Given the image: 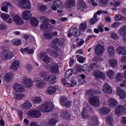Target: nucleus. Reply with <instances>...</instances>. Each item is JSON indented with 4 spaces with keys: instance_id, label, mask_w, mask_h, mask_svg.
<instances>
[{
    "instance_id": "1",
    "label": "nucleus",
    "mask_w": 126,
    "mask_h": 126,
    "mask_svg": "<svg viewBox=\"0 0 126 126\" xmlns=\"http://www.w3.org/2000/svg\"><path fill=\"white\" fill-rule=\"evenodd\" d=\"M94 92L92 90H89L86 92V94L89 96L91 95L89 97V101L91 105H92L94 107H99L100 105V99L99 96L96 95H93Z\"/></svg>"
},
{
    "instance_id": "2",
    "label": "nucleus",
    "mask_w": 126,
    "mask_h": 126,
    "mask_svg": "<svg viewBox=\"0 0 126 126\" xmlns=\"http://www.w3.org/2000/svg\"><path fill=\"white\" fill-rule=\"evenodd\" d=\"M17 6L22 8H31V3L29 0H14Z\"/></svg>"
},
{
    "instance_id": "3",
    "label": "nucleus",
    "mask_w": 126,
    "mask_h": 126,
    "mask_svg": "<svg viewBox=\"0 0 126 126\" xmlns=\"http://www.w3.org/2000/svg\"><path fill=\"white\" fill-rule=\"evenodd\" d=\"M41 77H42L45 81H51L52 83H56L57 80V76L55 75H48V73L46 71H42L40 73Z\"/></svg>"
},
{
    "instance_id": "4",
    "label": "nucleus",
    "mask_w": 126,
    "mask_h": 126,
    "mask_svg": "<svg viewBox=\"0 0 126 126\" xmlns=\"http://www.w3.org/2000/svg\"><path fill=\"white\" fill-rule=\"evenodd\" d=\"M39 109L42 112L49 113V112H52V110H54V104L51 102H46L42 105Z\"/></svg>"
},
{
    "instance_id": "5",
    "label": "nucleus",
    "mask_w": 126,
    "mask_h": 126,
    "mask_svg": "<svg viewBox=\"0 0 126 126\" xmlns=\"http://www.w3.org/2000/svg\"><path fill=\"white\" fill-rule=\"evenodd\" d=\"M64 7V5L63 2L60 0H55L53 3V4L51 6V8L54 11L57 10L58 8L60 9H63Z\"/></svg>"
},
{
    "instance_id": "6",
    "label": "nucleus",
    "mask_w": 126,
    "mask_h": 126,
    "mask_svg": "<svg viewBox=\"0 0 126 126\" xmlns=\"http://www.w3.org/2000/svg\"><path fill=\"white\" fill-rule=\"evenodd\" d=\"M105 52V47L101 44H98L95 47L94 53L96 56L101 57Z\"/></svg>"
},
{
    "instance_id": "7",
    "label": "nucleus",
    "mask_w": 126,
    "mask_h": 126,
    "mask_svg": "<svg viewBox=\"0 0 126 126\" xmlns=\"http://www.w3.org/2000/svg\"><path fill=\"white\" fill-rule=\"evenodd\" d=\"M107 14L108 11H104V10H98L96 12V13H94V18L91 19L90 21V22L91 24H95L96 22H97V14L98 15H100V14Z\"/></svg>"
},
{
    "instance_id": "8",
    "label": "nucleus",
    "mask_w": 126,
    "mask_h": 126,
    "mask_svg": "<svg viewBox=\"0 0 126 126\" xmlns=\"http://www.w3.org/2000/svg\"><path fill=\"white\" fill-rule=\"evenodd\" d=\"M28 114L31 118H40L41 117V112L38 110H31L28 111Z\"/></svg>"
},
{
    "instance_id": "9",
    "label": "nucleus",
    "mask_w": 126,
    "mask_h": 126,
    "mask_svg": "<svg viewBox=\"0 0 126 126\" xmlns=\"http://www.w3.org/2000/svg\"><path fill=\"white\" fill-rule=\"evenodd\" d=\"M22 83L23 85H25L26 87H32L33 86V82L31 79L27 78V77H24L22 80Z\"/></svg>"
},
{
    "instance_id": "10",
    "label": "nucleus",
    "mask_w": 126,
    "mask_h": 126,
    "mask_svg": "<svg viewBox=\"0 0 126 126\" xmlns=\"http://www.w3.org/2000/svg\"><path fill=\"white\" fill-rule=\"evenodd\" d=\"M12 18H13L14 22H15V23L18 25H22L24 24V22L21 17H20V16L17 14H13L12 15Z\"/></svg>"
},
{
    "instance_id": "11",
    "label": "nucleus",
    "mask_w": 126,
    "mask_h": 126,
    "mask_svg": "<svg viewBox=\"0 0 126 126\" xmlns=\"http://www.w3.org/2000/svg\"><path fill=\"white\" fill-rule=\"evenodd\" d=\"M56 51H54L53 52V50L51 49H48V53H52V56L53 57H54V58H62V56H63V52L59 50V47H58V46L56 47Z\"/></svg>"
},
{
    "instance_id": "12",
    "label": "nucleus",
    "mask_w": 126,
    "mask_h": 126,
    "mask_svg": "<svg viewBox=\"0 0 126 126\" xmlns=\"http://www.w3.org/2000/svg\"><path fill=\"white\" fill-rule=\"evenodd\" d=\"M59 65L57 63H52L49 67V69L52 73H58L59 72Z\"/></svg>"
},
{
    "instance_id": "13",
    "label": "nucleus",
    "mask_w": 126,
    "mask_h": 126,
    "mask_svg": "<svg viewBox=\"0 0 126 126\" xmlns=\"http://www.w3.org/2000/svg\"><path fill=\"white\" fill-rule=\"evenodd\" d=\"M13 89L19 93H22L25 92V88L23 86L20 85V84H15L13 86Z\"/></svg>"
},
{
    "instance_id": "14",
    "label": "nucleus",
    "mask_w": 126,
    "mask_h": 126,
    "mask_svg": "<svg viewBox=\"0 0 126 126\" xmlns=\"http://www.w3.org/2000/svg\"><path fill=\"white\" fill-rule=\"evenodd\" d=\"M14 54L11 51L8 50H4L2 52V58L5 60H8V59H11L13 58Z\"/></svg>"
},
{
    "instance_id": "15",
    "label": "nucleus",
    "mask_w": 126,
    "mask_h": 126,
    "mask_svg": "<svg viewBox=\"0 0 126 126\" xmlns=\"http://www.w3.org/2000/svg\"><path fill=\"white\" fill-rule=\"evenodd\" d=\"M22 17L25 20H30L32 18V13L30 11H24L22 13Z\"/></svg>"
},
{
    "instance_id": "16",
    "label": "nucleus",
    "mask_w": 126,
    "mask_h": 126,
    "mask_svg": "<svg viewBox=\"0 0 126 126\" xmlns=\"http://www.w3.org/2000/svg\"><path fill=\"white\" fill-rule=\"evenodd\" d=\"M126 111V108L124 106L119 105L117 106V108L115 109V115L120 117L122 116V114Z\"/></svg>"
},
{
    "instance_id": "17",
    "label": "nucleus",
    "mask_w": 126,
    "mask_h": 126,
    "mask_svg": "<svg viewBox=\"0 0 126 126\" xmlns=\"http://www.w3.org/2000/svg\"><path fill=\"white\" fill-rule=\"evenodd\" d=\"M14 76V75L12 72L6 73L4 76L5 81H6V82H11L12 79H13Z\"/></svg>"
},
{
    "instance_id": "18",
    "label": "nucleus",
    "mask_w": 126,
    "mask_h": 126,
    "mask_svg": "<svg viewBox=\"0 0 126 126\" xmlns=\"http://www.w3.org/2000/svg\"><path fill=\"white\" fill-rule=\"evenodd\" d=\"M78 30L76 28H71L69 32L68 33V37H69V38H70V37H71V36H78Z\"/></svg>"
},
{
    "instance_id": "19",
    "label": "nucleus",
    "mask_w": 126,
    "mask_h": 126,
    "mask_svg": "<svg viewBox=\"0 0 126 126\" xmlns=\"http://www.w3.org/2000/svg\"><path fill=\"white\" fill-rule=\"evenodd\" d=\"M117 93L121 99H125L126 98V92L119 87L117 88Z\"/></svg>"
},
{
    "instance_id": "20",
    "label": "nucleus",
    "mask_w": 126,
    "mask_h": 126,
    "mask_svg": "<svg viewBox=\"0 0 126 126\" xmlns=\"http://www.w3.org/2000/svg\"><path fill=\"white\" fill-rule=\"evenodd\" d=\"M1 17L7 23H12V19H11V18H10V16L7 14H2Z\"/></svg>"
},
{
    "instance_id": "21",
    "label": "nucleus",
    "mask_w": 126,
    "mask_h": 126,
    "mask_svg": "<svg viewBox=\"0 0 126 126\" xmlns=\"http://www.w3.org/2000/svg\"><path fill=\"white\" fill-rule=\"evenodd\" d=\"M22 107L24 110H29L32 108V103H31V102L29 100H26L22 104Z\"/></svg>"
},
{
    "instance_id": "22",
    "label": "nucleus",
    "mask_w": 126,
    "mask_h": 126,
    "mask_svg": "<svg viewBox=\"0 0 126 126\" xmlns=\"http://www.w3.org/2000/svg\"><path fill=\"white\" fill-rule=\"evenodd\" d=\"M103 91L105 93H108V94H112V88L108 85V83L105 84L103 88Z\"/></svg>"
},
{
    "instance_id": "23",
    "label": "nucleus",
    "mask_w": 126,
    "mask_h": 126,
    "mask_svg": "<svg viewBox=\"0 0 126 126\" xmlns=\"http://www.w3.org/2000/svg\"><path fill=\"white\" fill-rule=\"evenodd\" d=\"M75 5V0H67L65 3V5L66 8H70Z\"/></svg>"
},
{
    "instance_id": "24",
    "label": "nucleus",
    "mask_w": 126,
    "mask_h": 126,
    "mask_svg": "<svg viewBox=\"0 0 126 126\" xmlns=\"http://www.w3.org/2000/svg\"><path fill=\"white\" fill-rule=\"evenodd\" d=\"M53 44H58L59 46H63V40H60L59 38H55L50 44V47H52V48H54Z\"/></svg>"
},
{
    "instance_id": "25",
    "label": "nucleus",
    "mask_w": 126,
    "mask_h": 126,
    "mask_svg": "<svg viewBox=\"0 0 126 126\" xmlns=\"http://www.w3.org/2000/svg\"><path fill=\"white\" fill-rule=\"evenodd\" d=\"M20 66V63L17 60H15L11 64V68L12 69H14L15 70L18 69Z\"/></svg>"
},
{
    "instance_id": "26",
    "label": "nucleus",
    "mask_w": 126,
    "mask_h": 126,
    "mask_svg": "<svg viewBox=\"0 0 126 126\" xmlns=\"http://www.w3.org/2000/svg\"><path fill=\"white\" fill-rule=\"evenodd\" d=\"M119 33L121 37L126 36V25H124L119 29Z\"/></svg>"
},
{
    "instance_id": "27",
    "label": "nucleus",
    "mask_w": 126,
    "mask_h": 126,
    "mask_svg": "<svg viewBox=\"0 0 126 126\" xmlns=\"http://www.w3.org/2000/svg\"><path fill=\"white\" fill-rule=\"evenodd\" d=\"M35 85L38 88H42L44 86V82L40 78H37L34 80Z\"/></svg>"
},
{
    "instance_id": "28",
    "label": "nucleus",
    "mask_w": 126,
    "mask_h": 126,
    "mask_svg": "<svg viewBox=\"0 0 126 126\" xmlns=\"http://www.w3.org/2000/svg\"><path fill=\"white\" fill-rule=\"evenodd\" d=\"M109 105L111 108H115L117 105H118V101L117 100L110 98L108 100Z\"/></svg>"
},
{
    "instance_id": "29",
    "label": "nucleus",
    "mask_w": 126,
    "mask_h": 126,
    "mask_svg": "<svg viewBox=\"0 0 126 126\" xmlns=\"http://www.w3.org/2000/svg\"><path fill=\"white\" fill-rule=\"evenodd\" d=\"M56 91H57V88L55 86H51L49 87L46 90V92L48 94L52 95V94H55V93H56Z\"/></svg>"
},
{
    "instance_id": "30",
    "label": "nucleus",
    "mask_w": 126,
    "mask_h": 126,
    "mask_svg": "<svg viewBox=\"0 0 126 126\" xmlns=\"http://www.w3.org/2000/svg\"><path fill=\"white\" fill-rule=\"evenodd\" d=\"M99 113L101 115H107L110 112V108L108 107H101L98 110Z\"/></svg>"
},
{
    "instance_id": "31",
    "label": "nucleus",
    "mask_w": 126,
    "mask_h": 126,
    "mask_svg": "<svg viewBox=\"0 0 126 126\" xmlns=\"http://www.w3.org/2000/svg\"><path fill=\"white\" fill-rule=\"evenodd\" d=\"M44 56H45L44 57ZM41 59H42V61H43V62H44V63H50V61H51V58L48 55L46 56V53H42L41 55Z\"/></svg>"
},
{
    "instance_id": "32",
    "label": "nucleus",
    "mask_w": 126,
    "mask_h": 126,
    "mask_svg": "<svg viewBox=\"0 0 126 126\" xmlns=\"http://www.w3.org/2000/svg\"><path fill=\"white\" fill-rule=\"evenodd\" d=\"M78 6L79 9H84L86 7V4L83 0H80L78 3Z\"/></svg>"
},
{
    "instance_id": "33",
    "label": "nucleus",
    "mask_w": 126,
    "mask_h": 126,
    "mask_svg": "<svg viewBox=\"0 0 126 126\" xmlns=\"http://www.w3.org/2000/svg\"><path fill=\"white\" fill-rule=\"evenodd\" d=\"M32 101L33 104H40L42 102V98L39 96H35L32 98Z\"/></svg>"
},
{
    "instance_id": "34",
    "label": "nucleus",
    "mask_w": 126,
    "mask_h": 126,
    "mask_svg": "<svg viewBox=\"0 0 126 126\" xmlns=\"http://www.w3.org/2000/svg\"><path fill=\"white\" fill-rule=\"evenodd\" d=\"M107 51L110 57H112V56H114V55H115L116 53L115 49L113 46L108 47V48H107Z\"/></svg>"
},
{
    "instance_id": "35",
    "label": "nucleus",
    "mask_w": 126,
    "mask_h": 126,
    "mask_svg": "<svg viewBox=\"0 0 126 126\" xmlns=\"http://www.w3.org/2000/svg\"><path fill=\"white\" fill-rule=\"evenodd\" d=\"M73 74V69H68L65 73V78H69Z\"/></svg>"
},
{
    "instance_id": "36",
    "label": "nucleus",
    "mask_w": 126,
    "mask_h": 126,
    "mask_svg": "<svg viewBox=\"0 0 126 126\" xmlns=\"http://www.w3.org/2000/svg\"><path fill=\"white\" fill-rule=\"evenodd\" d=\"M109 63L111 67H116L118 65V61L115 59H110Z\"/></svg>"
},
{
    "instance_id": "37",
    "label": "nucleus",
    "mask_w": 126,
    "mask_h": 126,
    "mask_svg": "<svg viewBox=\"0 0 126 126\" xmlns=\"http://www.w3.org/2000/svg\"><path fill=\"white\" fill-rule=\"evenodd\" d=\"M31 23L33 27H37L39 24V20L36 18H33L31 21Z\"/></svg>"
},
{
    "instance_id": "38",
    "label": "nucleus",
    "mask_w": 126,
    "mask_h": 126,
    "mask_svg": "<svg viewBox=\"0 0 126 126\" xmlns=\"http://www.w3.org/2000/svg\"><path fill=\"white\" fill-rule=\"evenodd\" d=\"M59 116L57 115L55 116V119H52L49 121V126H55L57 122H58V118Z\"/></svg>"
},
{
    "instance_id": "39",
    "label": "nucleus",
    "mask_w": 126,
    "mask_h": 126,
    "mask_svg": "<svg viewBox=\"0 0 126 126\" xmlns=\"http://www.w3.org/2000/svg\"><path fill=\"white\" fill-rule=\"evenodd\" d=\"M90 124L93 126H95L96 125H98V119H97V117H93L90 122Z\"/></svg>"
},
{
    "instance_id": "40",
    "label": "nucleus",
    "mask_w": 126,
    "mask_h": 126,
    "mask_svg": "<svg viewBox=\"0 0 126 126\" xmlns=\"http://www.w3.org/2000/svg\"><path fill=\"white\" fill-rule=\"evenodd\" d=\"M37 9L39 11L43 12L47 10V5L43 4H38L37 5Z\"/></svg>"
},
{
    "instance_id": "41",
    "label": "nucleus",
    "mask_w": 126,
    "mask_h": 126,
    "mask_svg": "<svg viewBox=\"0 0 126 126\" xmlns=\"http://www.w3.org/2000/svg\"><path fill=\"white\" fill-rule=\"evenodd\" d=\"M115 74V71L112 69L109 70L107 72V75L109 78H110V79H112V78L114 77Z\"/></svg>"
},
{
    "instance_id": "42",
    "label": "nucleus",
    "mask_w": 126,
    "mask_h": 126,
    "mask_svg": "<svg viewBox=\"0 0 126 126\" xmlns=\"http://www.w3.org/2000/svg\"><path fill=\"white\" fill-rule=\"evenodd\" d=\"M44 36L45 39H47L48 40H50V39H52V32H46L44 34Z\"/></svg>"
},
{
    "instance_id": "43",
    "label": "nucleus",
    "mask_w": 126,
    "mask_h": 126,
    "mask_svg": "<svg viewBox=\"0 0 126 126\" xmlns=\"http://www.w3.org/2000/svg\"><path fill=\"white\" fill-rule=\"evenodd\" d=\"M76 58L77 61L79 62V63H84V62L85 61V60H86V57L83 58L80 55H77Z\"/></svg>"
},
{
    "instance_id": "44",
    "label": "nucleus",
    "mask_w": 126,
    "mask_h": 126,
    "mask_svg": "<svg viewBox=\"0 0 126 126\" xmlns=\"http://www.w3.org/2000/svg\"><path fill=\"white\" fill-rule=\"evenodd\" d=\"M12 43L15 46H19L21 44V40L19 39H14L12 40Z\"/></svg>"
},
{
    "instance_id": "45",
    "label": "nucleus",
    "mask_w": 126,
    "mask_h": 126,
    "mask_svg": "<svg viewBox=\"0 0 126 126\" xmlns=\"http://www.w3.org/2000/svg\"><path fill=\"white\" fill-rule=\"evenodd\" d=\"M124 79V77H123V74L121 73H118L116 74V80L118 82H121L123 81V79Z\"/></svg>"
},
{
    "instance_id": "46",
    "label": "nucleus",
    "mask_w": 126,
    "mask_h": 126,
    "mask_svg": "<svg viewBox=\"0 0 126 126\" xmlns=\"http://www.w3.org/2000/svg\"><path fill=\"white\" fill-rule=\"evenodd\" d=\"M115 19L117 21H121V20H126V18L121 15L117 14L115 15Z\"/></svg>"
},
{
    "instance_id": "47",
    "label": "nucleus",
    "mask_w": 126,
    "mask_h": 126,
    "mask_svg": "<svg viewBox=\"0 0 126 126\" xmlns=\"http://www.w3.org/2000/svg\"><path fill=\"white\" fill-rule=\"evenodd\" d=\"M86 28H87V24L86 23H83L79 26V30H80V31L84 32L86 30Z\"/></svg>"
},
{
    "instance_id": "48",
    "label": "nucleus",
    "mask_w": 126,
    "mask_h": 126,
    "mask_svg": "<svg viewBox=\"0 0 126 126\" xmlns=\"http://www.w3.org/2000/svg\"><path fill=\"white\" fill-rule=\"evenodd\" d=\"M40 20H41L42 23L47 24L50 21V19L46 17H40Z\"/></svg>"
},
{
    "instance_id": "49",
    "label": "nucleus",
    "mask_w": 126,
    "mask_h": 126,
    "mask_svg": "<svg viewBox=\"0 0 126 126\" xmlns=\"http://www.w3.org/2000/svg\"><path fill=\"white\" fill-rule=\"evenodd\" d=\"M61 117L63 119H67L68 118H70V115L69 113L67 112H64L61 114Z\"/></svg>"
},
{
    "instance_id": "50",
    "label": "nucleus",
    "mask_w": 126,
    "mask_h": 126,
    "mask_svg": "<svg viewBox=\"0 0 126 126\" xmlns=\"http://www.w3.org/2000/svg\"><path fill=\"white\" fill-rule=\"evenodd\" d=\"M106 122L107 124H113V122H114V120L113 119V117L110 116H108L105 118Z\"/></svg>"
},
{
    "instance_id": "51",
    "label": "nucleus",
    "mask_w": 126,
    "mask_h": 126,
    "mask_svg": "<svg viewBox=\"0 0 126 126\" xmlns=\"http://www.w3.org/2000/svg\"><path fill=\"white\" fill-rule=\"evenodd\" d=\"M122 25V23L119 22H116L111 25V27H112V28H116L121 27Z\"/></svg>"
},
{
    "instance_id": "52",
    "label": "nucleus",
    "mask_w": 126,
    "mask_h": 126,
    "mask_svg": "<svg viewBox=\"0 0 126 126\" xmlns=\"http://www.w3.org/2000/svg\"><path fill=\"white\" fill-rule=\"evenodd\" d=\"M66 100H67V98L66 97H62L60 99V104L63 106V105L66 103Z\"/></svg>"
},
{
    "instance_id": "53",
    "label": "nucleus",
    "mask_w": 126,
    "mask_h": 126,
    "mask_svg": "<svg viewBox=\"0 0 126 126\" xmlns=\"http://www.w3.org/2000/svg\"><path fill=\"white\" fill-rule=\"evenodd\" d=\"M24 97V94H15V97L16 99H17V100H21V99H23Z\"/></svg>"
},
{
    "instance_id": "54",
    "label": "nucleus",
    "mask_w": 126,
    "mask_h": 126,
    "mask_svg": "<svg viewBox=\"0 0 126 126\" xmlns=\"http://www.w3.org/2000/svg\"><path fill=\"white\" fill-rule=\"evenodd\" d=\"M122 51H123V47H119L116 49V52L117 54H118V55H122V56L123 55V54H124L122 52Z\"/></svg>"
},
{
    "instance_id": "55",
    "label": "nucleus",
    "mask_w": 126,
    "mask_h": 126,
    "mask_svg": "<svg viewBox=\"0 0 126 126\" xmlns=\"http://www.w3.org/2000/svg\"><path fill=\"white\" fill-rule=\"evenodd\" d=\"M108 4V0H100L101 6H106Z\"/></svg>"
},
{
    "instance_id": "56",
    "label": "nucleus",
    "mask_w": 126,
    "mask_h": 126,
    "mask_svg": "<svg viewBox=\"0 0 126 126\" xmlns=\"http://www.w3.org/2000/svg\"><path fill=\"white\" fill-rule=\"evenodd\" d=\"M7 28V26L6 25L4 24V23H1L0 24V30L3 31L4 30H6Z\"/></svg>"
},
{
    "instance_id": "57",
    "label": "nucleus",
    "mask_w": 126,
    "mask_h": 126,
    "mask_svg": "<svg viewBox=\"0 0 126 126\" xmlns=\"http://www.w3.org/2000/svg\"><path fill=\"white\" fill-rule=\"evenodd\" d=\"M77 84V82L74 80H72L71 81L70 83L68 84L69 87H73V86H75Z\"/></svg>"
},
{
    "instance_id": "58",
    "label": "nucleus",
    "mask_w": 126,
    "mask_h": 126,
    "mask_svg": "<svg viewBox=\"0 0 126 126\" xmlns=\"http://www.w3.org/2000/svg\"><path fill=\"white\" fill-rule=\"evenodd\" d=\"M25 51H26V52L29 55H31V54H34V50L32 49H29L28 47L26 48Z\"/></svg>"
},
{
    "instance_id": "59",
    "label": "nucleus",
    "mask_w": 126,
    "mask_h": 126,
    "mask_svg": "<svg viewBox=\"0 0 126 126\" xmlns=\"http://www.w3.org/2000/svg\"><path fill=\"white\" fill-rule=\"evenodd\" d=\"M122 4V0H114V6H120Z\"/></svg>"
},
{
    "instance_id": "60",
    "label": "nucleus",
    "mask_w": 126,
    "mask_h": 126,
    "mask_svg": "<svg viewBox=\"0 0 126 126\" xmlns=\"http://www.w3.org/2000/svg\"><path fill=\"white\" fill-rule=\"evenodd\" d=\"M63 106V107H65V108H69L71 106V102L70 101H66Z\"/></svg>"
},
{
    "instance_id": "61",
    "label": "nucleus",
    "mask_w": 126,
    "mask_h": 126,
    "mask_svg": "<svg viewBox=\"0 0 126 126\" xmlns=\"http://www.w3.org/2000/svg\"><path fill=\"white\" fill-rule=\"evenodd\" d=\"M81 79L79 80V82L81 83V84H83V83H84V78H85V75L84 74H81Z\"/></svg>"
},
{
    "instance_id": "62",
    "label": "nucleus",
    "mask_w": 126,
    "mask_h": 126,
    "mask_svg": "<svg viewBox=\"0 0 126 126\" xmlns=\"http://www.w3.org/2000/svg\"><path fill=\"white\" fill-rule=\"evenodd\" d=\"M86 107H84L82 111V116L84 119H87V117L85 116L86 114Z\"/></svg>"
},
{
    "instance_id": "63",
    "label": "nucleus",
    "mask_w": 126,
    "mask_h": 126,
    "mask_svg": "<svg viewBox=\"0 0 126 126\" xmlns=\"http://www.w3.org/2000/svg\"><path fill=\"white\" fill-rule=\"evenodd\" d=\"M47 24H44V23L40 25V29L43 31L46 30V29H47Z\"/></svg>"
},
{
    "instance_id": "64",
    "label": "nucleus",
    "mask_w": 126,
    "mask_h": 126,
    "mask_svg": "<svg viewBox=\"0 0 126 126\" xmlns=\"http://www.w3.org/2000/svg\"><path fill=\"white\" fill-rule=\"evenodd\" d=\"M111 36L113 39H114V40H117L119 38V36H118V35L117 34V33L115 32L112 33L111 34Z\"/></svg>"
}]
</instances>
